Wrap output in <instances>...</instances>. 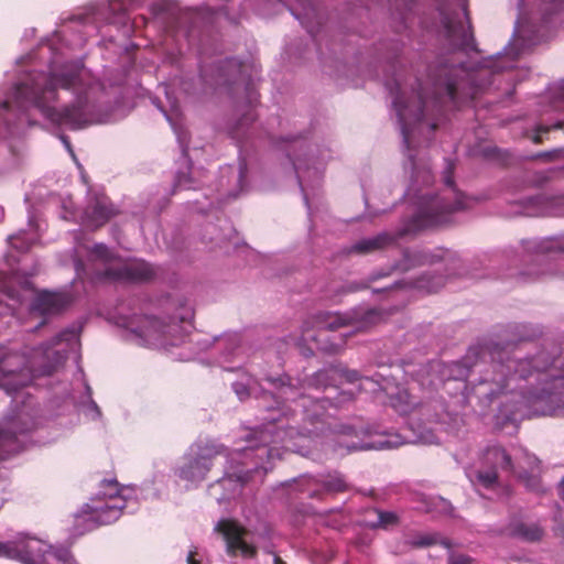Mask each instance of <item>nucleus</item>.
Segmentation results:
<instances>
[{
    "label": "nucleus",
    "mask_w": 564,
    "mask_h": 564,
    "mask_svg": "<svg viewBox=\"0 0 564 564\" xmlns=\"http://www.w3.org/2000/svg\"><path fill=\"white\" fill-rule=\"evenodd\" d=\"M86 76L82 66L72 64L50 75H39L30 83H20L13 88L12 99L0 105V115L13 106L21 111L36 108L53 123L80 129L86 124L84 95L93 88Z\"/></svg>",
    "instance_id": "1"
},
{
    "label": "nucleus",
    "mask_w": 564,
    "mask_h": 564,
    "mask_svg": "<svg viewBox=\"0 0 564 564\" xmlns=\"http://www.w3.org/2000/svg\"><path fill=\"white\" fill-rule=\"evenodd\" d=\"M73 336L72 332H62L47 346L34 349L28 358L14 351L0 355V387L9 394L29 386L34 378L51 376L64 361L65 357L53 346Z\"/></svg>",
    "instance_id": "2"
},
{
    "label": "nucleus",
    "mask_w": 564,
    "mask_h": 564,
    "mask_svg": "<svg viewBox=\"0 0 564 564\" xmlns=\"http://www.w3.org/2000/svg\"><path fill=\"white\" fill-rule=\"evenodd\" d=\"M380 319V313L373 308H358L347 313H319L303 324V341H317L325 332H335L343 327H351L355 332H365Z\"/></svg>",
    "instance_id": "3"
},
{
    "label": "nucleus",
    "mask_w": 564,
    "mask_h": 564,
    "mask_svg": "<svg viewBox=\"0 0 564 564\" xmlns=\"http://www.w3.org/2000/svg\"><path fill=\"white\" fill-rule=\"evenodd\" d=\"M513 346H500L499 344H486L469 349L467 359L471 356L479 357L481 360L491 361L492 376L485 377L479 381L480 387L488 386L484 393L490 399L500 394L508 384V379L517 373L518 367L522 361L511 358Z\"/></svg>",
    "instance_id": "4"
},
{
    "label": "nucleus",
    "mask_w": 564,
    "mask_h": 564,
    "mask_svg": "<svg viewBox=\"0 0 564 564\" xmlns=\"http://www.w3.org/2000/svg\"><path fill=\"white\" fill-rule=\"evenodd\" d=\"M476 78L477 73L466 68L463 63H442L433 75L435 95L437 98L446 96L455 105L471 101L481 88Z\"/></svg>",
    "instance_id": "5"
},
{
    "label": "nucleus",
    "mask_w": 564,
    "mask_h": 564,
    "mask_svg": "<svg viewBox=\"0 0 564 564\" xmlns=\"http://www.w3.org/2000/svg\"><path fill=\"white\" fill-rule=\"evenodd\" d=\"M454 164L447 161L444 171V183L452 189V197L448 196H434L425 202L424 206L414 215L410 224L400 231V236H405L410 232L422 230L429 227L443 225L447 221L448 216L457 210L464 209L465 205L462 200V195L457 194L454 189Z\"/></svg>",
    "instance_id": "6"
},
{
    "label": "nucleus",
    "mask_w": 564,
    "mask_h": 564,
    "mask_svg": "<svg viewBox=\"0 0 564 564\" xmlns=\"http://www.w3.org/2000/svg\"><path fill=\"white\" fill-rule=\"evenodd\" d=\"M0 557L22 564H65L67 550L54 549L42 540L20 534L14 540L0 542Z\"/></svg>",
    "instance_id": "7"
},
{
    "label": "nucleus",
    "mask_w": 564,
    "mask_h": 564,
    "mask_svg": "<svg viewBox=\"0 0 564 564\" xmlns=\"http://www.w3.org/2000/svg\"><path fill=\"white\" fill-rule=\"evenodd\" d=\"M123 488L117 479H104L100 482L98 497L91 498L83 507L82 518L91 522L95 527L107 525L119 519L127 507V498L122 494Z\"/></svg>",
    "instance_id": "8"
},
{
    "label": "nucleus",
    "mask_w": 564,
    "mask_h": 564,
    "mask_svg": "<svg viewBox=\"0 0 564 564\" xmlns=\"http://www.w3.org/2000/svg\"><path fill=\"white\" fill-rule=\"evenodd\" d=\"M265 380L281 389V397L285 400L296 401L294 387L285 375L279 377H267ZM297 402L303 408V427L301 434L306 437H314L326 434L330 426L326 420V400H317L301 394Z\"/></svg>",
    "instance_id": "9"
},
{
    "label": "nucleus",
    "mask_w": 564,
    "mask_h": 564,
    "mask_svg": "<svg viewBox=\"0 0 564 564\" xmlns=\"http://www.w3.org/2000/svg\"><path fill=\"white\" fill-rule=\"evenodd\" d=\"M440 14L445 36L451 45L464 52H479L466 1L463 3L462 12L441 8Z\"/></svg>",
    "instance_id": "10"
},
{
    "label": "nucleus",
    "mask_w": 564,
    "mask_h": 564,
    "mask_svg": "<svg viewBox=\"0 0 564 564\" xmlns=\"http://www.w3.org/2000/svg\"><path fill=\"white\" fill-rule=\"evenodd\" d=\"M126 327L147 344L166 346L174 345L169 337L178 325L165 323L153 316L135 315L127 322Z\"/></svg>",
    "instance_id": "11"
},
{
    "label": "nucleus",
    "mask_w": 564,
    "mask_h": 564,
    "mask_svg": "<svg viewBox=\"0 0 564 564\" xmlns=\"http://www.w3.org/2000/svg\"><path fill=\"white\" fill-rule=\"evenodd\" d=\"M153 267L143 260L119 262L101 271L98 276L111 282L138 283L147 282L154 278Z\"/></svg>",
    "instance_id": "12"
},
{
    "label": "nucleus",
    "mask_w": 564,
    "mask_h": 564,
    "mask_svg": "<svg viewBox=\"0 0 564 564\" xmlns=\"http://www.w3.org/2000/svg\"><path fill=\"white\" fill-rule=\"evenodd\" d=\"M216 530L224 535L227 543V552L236 555L240 552L245 557H254L257 547L247 543L245 536L248 531L235 520L224 519L217 523Z\"/></svg>",
    "instance_id": "13"
},
{
    "label": "nucleus",
    "mask_w": 564,
    "mask_h": 564,
    "mask_svg": "<svg viewBox=\"0 0 564 564\" xmlns=\"http://www.w3.org/2000/svg\"><path fill=\"white\" fill-rule=\"evenodd\" d=\"M219 453V451L209 448L204 449L202 454L180 468V477L188 481L204 480L212 468V459Z\"/></svg>",
    "instance_id": "14"
},
{
    "label": "nucleus",
    "mask_w": 564,
    "mask_h": 564,
    "mask_svg": "<svg viewBox=\"0 0 564 564\" xmlns=\"http://www.w3.org/2000/svg\"><path fill=\"white\" fill-rule=\"evenodd\" d=\"M393 107L397 111L400 124H401V131L403 135L404 143L409 147L410 143V129L409 126L412 121H422L424 117V107L425 101L423 97L419 96V104L416 106L415 112L413 116H410L408 112V106L404 104L402 97L397 94V96L393 99Z\"/></svg>",
    "instance_id": "15"
},
{
    "label": "nucleus",
    "mask_w": 564,
    "mask_h": 564,
    "mask_svg": "<svg viewBox=\"0 0 564 564\" xmlns=\"http://www.w3.org/2000/svg\"><path fill=\"white\" fill-rule=\"evenodd\" d=\"M116 215V208L106 197L97 198L85 210L86 224L94 229L102 227Z\"/></svg>",
    "instance_id": "16"
},
{
    "label": "nucleus",
    "mask_w": 564,
    "mask_h": 564,
    "mask_svg": "<svg viewBox=\"0 0 564 564\" xmlns=\"http://www.w3.org/2000/svg\"><path fill=\"white\" fill-rule=\"evenodd\" d=\"M69 303V299L64 293L41 292L32 304V310L42 315L61 312Z\"/></svg>",
    "instance_id": "17"
},
{
    "label": "nucleus",
    "mask_w": 564,
    "mask_h": 564,
    "mask_svg": "<svg viewBox=\"0 0 564 564\" xmlns=\"http://www.w3.org/2000/svg\"><path fill=\"white\" fill-rule=\"evenodd\" d=\"M507 530L509 535L525 542L541 541L544 535V529L536 522L527 523L521 520H512Z\"/></svg>",
    "instance_id": "18"
},
{
    "label": "nucleus",
    "mask_w": 564,
    "mask_h": 564,
    "mask_svg": "<svg viewBox=\"0 0 564 564\" xmlns=\"http://www.w3.org/2000/svg\"><path fill=\"white\" fill-rule=\"evenodd\" d=\"M394 238L389 234H379L376 237L362 239L351 246L349 252L367 254L377 250H381L391 245Z\"/></svg>",
    "instance_id": "19"
},
{
    "label": "nucleus",
    "mask_w": 564,
    "mask_h": 564,
    "mask_svg": "<svg viewBox=\"0 0 564 564\" xmlns=\"http://www.w3.org/2000/svg\"><path fill=\"white\" fill-rule=\"evenodd\" d=\"M485 460L487 464L492 465L496 468H501L513 473L516 467L512 463L511 456L501 446L495 445L487 448L485 453Z\"/></svg>",
    "instance_id": "20"
},
{
    "label": "nucleus",
    "mask_w": 564,
    "mask_h": 564,
    "mask_svg": "<svg viewBox=\"0 0 564 564\" xmlns=\"http://www.w3.org/2000/svg\"><path fill=\"white\" fill-rule=\"evenodd\" d=\"M337 367H330L315 372L310 379L305 381L308 388H327L333 386L337 380Z\"/></svg>",
    "instance_id": "21"
},
{
    "label": "nucleus",
    "mask_w": 564,
    "mask_h": 564,
    "mask_svg": "<svg viewBox=\"0 0 564 564\" xmlns=\"http://www.w3.org/2000/svg\"><path fill=\"white\" fill-rule=\"evenodd\" d=\"M20 448V442L13 432L0 430V460L19 453Z\"/></svg>",
    "instance_id": "22"
},
{
    "label": "nucleus",
    "mask_w": 564,
    "mask_h": 564,
    "mask_svg": "<svg viewBox=\"0 0 564 564\" xmlns=\"http://www.w3.org/2000/svg\"><path fill=\"white\" fill-rule=\"evenodd\" d=\"M372 512L377 517V520L370 524V527L373 529L388 530V529L399 525V523H400L399 516L393 511H384V510H380V509H373Z\"/></svg>",
    "instance_id": "23"
},
{
    "label": "nucleus",
    "mask_w": 564,
    "mask_h": 564,
    "mask_svg": "<svg viewBox=\"0 0 564 564\" xmlns=\"http://www.w3.org/2000/svg\"><path fill=\"white\" fill-rule=\"evenodd\" d=\"M513 474L525 485V487L535 492L542 490L541 479L536 473H529L527 469L519 468Z\"/></svg>",
    "instance_id": "24"
},
{
    "label": "nucleus",
    "mask_w": 564,
    "mask_h": 564,
    "mask_svg": "<svg viewBox=\"0 0 564 564\" xmlns=\"http://www.w3.org/2000/svg\"><path fill=\"white\" fill-rule=\"evenodd\" d=\"M323 488L327 492H345L349 489L348 484L339 474L328 475L323 481Z\"/></svg>",
    "instance_id": "25"
},
{
    "label": "nucleus",
    "mask_w": 564,
    "mask_h": 564,
    "mask_svg": "<svg viewBox=\"0 0 564 564\" xmlns=\"http://www.w3.org/2000/svg\"><path fill=\"white\" fill-rule=\"evenodd\" d=\"M91 256L102 261L107 264V268L110 265H116L119 262H116V254L104 243H97L91 248Z\"/></svg>",
    "instance_id": "26"
},
{
    "label": "nucleus",
    "mask_w": 564,
    "mask_h": 564,
    "mask_svg": "<svg viewBox=\"0 0 564 564\" xmlns=\"http://www.w3.org/2000/svg\"><path fill=\"white\" fill-rule=\"evenodd\" d=\"M477 480L479 481V484L482 487H485L487 489L494 488L498 481L497 470L496 469L479 470L477 473Z\"/></svg>",
    "instance_id": "27"
},
{
    "label": "nucleus",
    "mask_w": 564,
    "mask_h": 564,
    "mask_svg": "<svg viewBox=\"0 0 564 564\" xmlns=\"http://www.w3.org/2000/svg\"><path fill=\"white\" fill-rule=\"evenodd\" d=\"M524 464L528 468L523 467V469H527L529 473H538L540 470V460L534 455L525 454ZM519 468H522V466L519 465L516 469Z\"/></svg>",
    "instance_id": "28"
},
{
    "label": "nucleus",
    "mask_w": 564,
    "mask_h": 564,
    "mask_svg": "<svg viewBox=\"0 0 564 564\" xmlns=\"http://www.w3.org/2000/svg\"><path fill=\"white\" fill-rule=\"evenodd\" d=\"M411 259L417 264L433 263L436 261L435 256L426 251H417L411 256Z\"/></svg>",
    "instance_id": "29"
},
{
    "label": "nucleus",
    "mask_w": 564,
    "mask_h": 564,
    "mask_svg": "<svg viewBox=\"0 0 564 564\" xmlns=\"http://www.w3.org/2000/svg\"><path fill=\"white\" fill-rule=\"evenodd\" d=\"M337 371L338 372H337L336 377L344 378L347 382L352 383L360 379V376H359L358 371H356V370H348V369L337 367Z\"/></svg>",
    "instance_id": "30"
},
{
    "label": "nucleus",
    "mask_w": 564,
    "mask_h": 564,
    "mask_svg": "<svg viewBox=\"0 0 564 564\" xmlns=\"http://www.w3.org/2000/svg\"><path fill=\"white\" fill-rule=\"evenodd\" d=\"M446 564H475V560L468 555H451Z\"/></svg>",
    "instance_id": "31"
},
{
    "label": "nucleus",
    "mask_w": 564,
    "mask_h": 564,
    "mask_svg": "<svg viewBox=\"0 0 564 564\" xmlns=\"http://www.w3.org/2000/svg\"><path fill=\"white\" fill-rule=\"evenodd\" d=\"M435 542H436V539L434 536L422 535V536H419L417 539H415L412 542V545L415 547H424V546L433 545V544H435Z\"/></svg>",
    "instance_id": "32"
},
{
    "label": "nucleus",
    "mask_w": 564,
    "mask_h": 564,
    "mask_svg": "<svg viewBox=\"0 0 564 564\" xmlns=\"http://www.w3.org/2000/svg\"><path fill=\"white\" fill-rule=\"evenodd\" d=\"M196 555L197 551L191 550L186 558L187 564H200V561L196 558Z\"/></svg>",
    "instance_id": "33"
},
{
    "label": "nucleus",
    "mask_w": 564,
    "mask_h": 564,
    "mask_svg": "<svg viewBox=\"0 0 564 564\" xmlns=\"http://www.w3.org/2000/svg\"><path fill=\"white\" fill-rule=\"evenodd\" d=\"M405 394V401H404V406L401 409L402 412H408L412 406L415 405V402L411 400L410 395L408 394V392H404Z\"/></svg>",
    "instance_id": "34"
},
{
    "label": "nucleus",
    "mask_w": 564,
    "mask_h": 564,
    "mask_svg": "<svg viewBox=\"0 0 564 564\" xmlns=\"http://www.w3.org/2000/svg\"><path fill=\"white\" fill-rule=\"evenodd\" d=\"M536 132H538V133L533 137V142H534L535 144H540V143H542V137H541V134H540V133H541V132H543V133L549 132V128L541 127V128H539V129H538V131H536Z\"/></svg>",
    "instance_id": "35"
},
{
    "label": "nucleus",
    "mask_w": 564,
    "mask_h": 564,
    "mask_svg": "<svg viewBox=\"0 0 564 564\" xmlns=\"http://www.w3.org/2000/svg\"><path fill=\"white\" fill-rule=\"evenodd\" d=\"M398 445H399V442H397V441H384V442H380L379 446H377L376 448H392V447H397Z\"/></svg>",
    "instance_id": "36"
},
{
    "label": "nucleus",
    "mask_w": 564,
    "mask_h": 564,
    "mask_svg": "<svg viewBox=\"0 0 564 564\" xmlns=\"http://www.w3.org/2000/svg\"><path fill=\"white\" fill-rule=\"evenodd\" d=\"M321 349L329 354H336L340 349V345L332 344L330 346H323Z\"/></svg>",
    "instance_id": "37"
},
{
    "label": "nucleus",
    "mask_w": 564,
    "mask_h": 564,
    "mask_svg": "<svg viewBox=\"0 0 564 564\" xmlns=\"http://www.w3.org/2000/svg\"><path fill=\"white\" fill-rule=\"evenodd\" d=\"M246 90H247V94H248V98H249V102L251 104L253 100H256V97H253V90L251 88V84H248L246 86Z\"/></svg>",
    "instance_id": "38"
},
{
    "label": "nucleus",
    "mask_w": 564,
    "mask_h": 564,
    "mask_svg": "<svg viewBox=\"0 0 564 564\" xmlns=\"http://www.w3.org/2000/svg\"><path fill=\"white\" fill-rule=\"evenodd\" d=\"M372 447H373V446H366V445H362V446L348 445V446H347L348 451L370 449V448H372Z\"/></svg>",
    "instance_id": "39"
},
{
    "label": "nucleus",
    "mask_w": 564,
    "mask_h": 564,
    "mask_svg": "<svg viewBox=\"0 0 564 564\" xmlns=\"http://www.w3.org/2000/svg\"><path fill=\"white\" fill-rule=\"evenodd\" d=\"M254 118L250 115H246L240 121H239V126H243L246 121L248 120H253Z\"/></svg>",
    "instance_id": "40"
},
{
    "label": "nucleus",
    "mask_w": 564,
    "mask_h": 564,
    "mask_svg": "<svg viewBox=\"0 0 564 564\" xmlns=\"http://www.w3.org/2000/svg\"><path fill=\"white\" fill-rule=\"evenodd\" d=\"M343 400H352L354 393L352 392H343Z\"/></svg>",
    "instance_id": "41"
},
{
    "label": "nucleus",
    "mask_w": 564,
    "mask_h": 564,
    "mask_svg": "<svg viewBox=\"0 0 564 564\" xmlns=\"http://www.w3.org/2000/svg\"><path fill=\"white\" fill-rule=\"evenodd\" d=\"M558 489H560V496L564 500V478L561 480Z\"/></svg>",
    "instance_id": "42"
},
{
    "label": "nucleus",
    "mask_w": 564,
    "mask_h": 564,
    "mask_svg": "<svg viewBox=\"0 0 564 564\" xmlns=\"http://www.w3.org/2000/svg\"><path fill=\"white\" fill-rule=\"evenodd\" d=\"M274 564H286L280 556H274Z\"/></svg>",
    "instance_id": "43"
},
{
    "label": "nucleus",
    "mask_w": 564,
    "mask_h": 564,
    "mask_svg": "<svg viewBox=\"0 0 564 564\" xmlns=\"http://www.w3.org/2000/svg\"><path fill=\"white\" fill-rule=\"evenodd\" d=\"M553 248H556L557 250L564 252V243H557L556 246H554Z\"/></svg>",
    "instance_id": "44"
},
{
    "label": "nucleus",
    "mask_w": 564,
    "mask_h": 564,
    "mask_svg": "<svg viewBox=\"0 0 564 564\" xmlns=\"http://www.w3.org/2000/svg\"><path fill=\"white\" fill-rule=\"evenodd\" d=\"M245 171H246V165H241V166H240V177H242V176H243Z\"/></svg>",
    "instance_id": "45"
},
{
    "label": "nucleus",
    "mask_w": 564,
    "mask_h": 564,
    "mask_svg": "<svg viewBox=\"0 0 564 564\" xmlns=\"http://www.w3.org/2000/svg\"><path fill=\"white\" fill-rule=\"evenodd\" d=\"M218 70L220 72L219 77H223L225 75L224 74L225 67L220 66V67H218Z\"/></svg>",
    "instance_id": "46"
},
{
    "label": "nucleus",
    "mask_w": 564,
    "mask_h": 564,
    "mask_svg": "<svg viewBox=\"0 0 564 564\" xmlns=\"http://www.w3.org/2000/svg\"><path fill=\"white\" fill-rule=\"evenodd\" d=\"M15 240L17 238L15 237H11V243L13 247L18 248V245L15 243Z\"/></svg>",
    "instance_id": "47"
},
{
    "label": "nucleus",
    "mask_w": 564,
    "mask_h": 564,
    "mask_svg": "<svg viewBox=\"0 0 564 564\" xmlns=\"http://www.w3.org/2000/svg\"><path fill=\"white\" fill-rule=\"evenodd\" d=\"M265 453H267V455H268L269 457H271V456H272V448H268V449H265Z\"/></svg>",
    "instance_id": "48"
},
{
    "label": "nucleus",
    "mask_w": 564,
    "mask_h": 564,
    "mask_svg": "<svg viewBox=\"0 0 564 564\" xmlns=\"http://www.w3.org/2000/svg\"><path fill=\"white\" fill-rule=\"evenodd\" d=\"M64 143L67 145V148H70V144L66 138H63Z\"/></svg>",
    "instance_id": "49"
},
{
    "label": "nucleus",
    "mask_w": 564,
    "mask_h": 564,
    "mask_svg": "<svg viewBox=\"0 0 564 564\" xmlns=\"http://www.w3.org/2000/svg\"><path fill=\"white\" fill-rule=\"evenodd\" d=\"M202 76L204 77V79L207 82L206 79V70L205 69H202Z\"/></svg>",
    "instance_id": "50"
},
{
    "label": "nucleus",
    "mask_w": 564,
    "mask_h": 564,
    "mask_svg": "<svg viewBox=\"0 0 564 564\" xmlns=\"http://www.w3.org/2000/svg\"><path fill=\"white\" fill-rule=\"evenodd\" d=\"M215 84H216V85H220V84H221L220 79H216V80H215Z\"/></svg>",
    "instance_id": "51"
},
{
    "label": "nucleus",
    "mask_w": 564,
    "mask_h": 564,
    "mask_svg": "<svg viewBox=\"0 0 564 564\" xmlns=\"http://www.w3.org/2000/svg\"><path fill=\"white\" fill-rule=\"evenodd\" d=\"M356 290H357V289H355V288H351V286L349 288V291H350V292H354V291H356Z\"/></svg>",
    "instance_id": "52"
},
{
    "label": "nucleus",
    "mask_w": 564,
    "mask_h": 564,
    "mask_svg": "<svg viewBox=\"0 0 564 564\" xmlns=\"http://www.w3.org/2000/svg\"><path fill=\"white\" fill-rule=\"evenodd\" d=\"M308 496L313 498L315 497V492H311Z\"/></svg>",
    "instance_id": "53"
}]
</instances>
